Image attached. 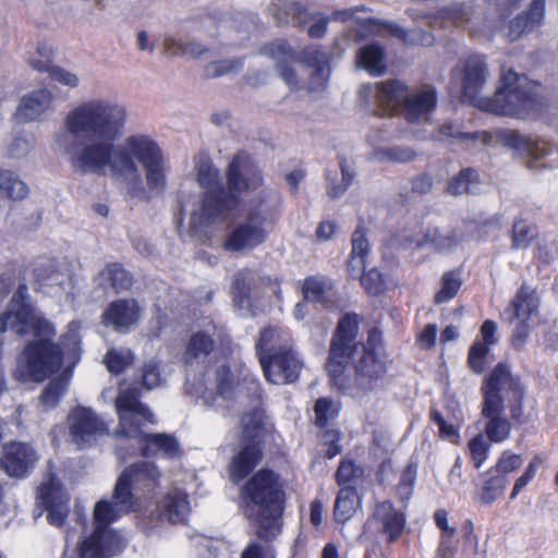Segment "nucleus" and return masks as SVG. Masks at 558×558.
<instances>
[{
    "label": "nucleus",
    "mask_w": 558,
    "mask_h": 558,
    "mask_svg": "<svg viewBox=\"0 0 558 558\" xmlns=\"http://www.w3.org/2000/svg\"><path fill=\"white\" fill-rule=\"evenodd\" d=\"M129 121L126 106L111 97L86 98L72 107L52 137V149L69 160L75 172L105 173L136 193L143 175L149 190L160 192L167 184V165L158 143L136 133L123 137Z\"/></svg>",
    "instance_id": "1"
},
{
    "label": "nucleus",
    "mask_w": 558,
    "mask_h": 558,
    "mask_svg": "<svg viewBox=\"0 0 558 558\" xmlns=\"http://www.w3.org/2000/svg\"><path fill=\"white\" fill-rule=\"evenodd\" d=\"M230 197L220 203L206 202L191 211V232H205L230 216L243 221L230 233L225 248L232 252L253 250L266 241L280 206L279 194L265 185L260 170L245 154L234 156L228 175Z\"/></svg>",
    "instance_id": "2"
},
{
    "label": "nucleus",
    "mask_w": 558,
    "mask_h": 558,
    "mask_svg": "<svg viewBox=\"0 0 558 558\" xmlns=\"http://www.w3.org/2000/svg\"><path fill=\"white\" fill-rule=\"evenodd\" d=\"M81 323L72 322L61 337L60 345L48 340L56 328L32 303L28 288L21 283L14 292L7 311L0 314V332L12 331L20 336L33 335L17 359L16 375L22 379L41 381L64 364L73 368L81 359Z\"/></svg>",
    "instance_id": "3"
},
{
    "label": "nucleus",
    "mask_w": 558,
    "mask_h": 558,
    "mask_svg": "<svg viewBox=\"0 0 558 558\" xmlns=\"http://www.w3.org/2000/svg\"><path fill=\"white\" fill-rule=\"evenodd\" d=\"M189 393L201 399L205 407L225 412L232 408L235 400H257L260 387L247 368L234 365L231 371L230 364L223 361L207 371L204 383L192 384Z\"/></svg>",
    "instance_id": "4"
},
{
    "label": "nucleus",
    "mask_w": 558,
    "mask_h": 558,
    "mask_svg": "<svg viewBox=\"0 0 558 558\" xmlns=\"http://www.w3.org/2000/svg\"><path fill=\"white\" fill-rule=\"evenodd\" d=\"M119 416L118 434L135 439L144 456L163 453L169 458L181 454L178 440L168 434H148L143 430L144 423L155 424V415L149 408L138 401L134 389L121 388L116 400Z\"/></svg>",
    "instance_id": "5"
},
{
    "label": "nucleus",
    "mask_w": 558,
    "mask_h": 558,
    "mask_svg": "<svg viewBox=\"0 0 558 558\" xmlns=\"http://www.w3.org/2000/svg\"><path fill=\"white\" fill-rule=\"evenodd\" d=\"M248 501L246 517L258 525V535L264 539L276 537L281 527L283 490L277 474L269 470L258 471L242 489Z\"/></svg>",
    "instance_id": "6"
},
{
    "label": "nucleus",
    "mask_w": 558,
    "mask_h": 558,
    "mask_svg": "<svg viewBox=\"0 0 558 558\" xmlns=\"http://www.w3.org/2000/svg\"><path fill=\"white\" fill-rule=\"evenodd\" d=\"M362 95L374 99L383 108V113L402 109L410 122L428 121L437 101L435 90L430 86L409 93L408 87L399 81L363 86Z\"/></svg>",
    "instance_id": "7"
},
{
    "label": "nucleus",
    "mask_w": 558,
    "mask_h": 558,
    "mask_svg": "<svg viewBox=\"0 0 558 558\" xmlns=\"http://www.w3.org/2000/svg\"><path fill=\"white\" fill-rule=\"evenodd\" d=\"M513 387V379L505 364H498L482 387L484 429L493 442H504L510 436L511 424L505 415L506 401L510 400L511 393L518 400L521 398V392Z\"/></svg>",
    "instance_id": "8"
},
{
    "label": "nucleus",
    "mask_w": 558,
    "mask_h": 558,
    "mask_svg": "<svg viewBox=\"0 0 558 558\" xmlns=\"http://www.w3.org/2000/svg\"><path fill=\"white\" fill-rule=\"evenodd\" d=\"M129 512L112 500H99L94 508V532L80 544V558H112L120 555L126 546V537L110 524Z\"/></svg>",
    "instance_id": "9"
},
{
    "label": "nucleus",
    "mask_w": 558,
    "mask_h": 558,
    "mask_svg": "<svg viewBox=\"0 0 558 558\" xmlns=\"http://www.w3.org/2000/svg\"><path fill=\"white\" fill-rule=\"evenodd\" d=\"M539 105L533 84L525 75L502 69L500 85L493 97L480 99L476 107L498 116L524 117Z\"/></svg>",
    "instance_id": "10"
},
{
    "label": "nucleus",
    "mask_w": 558,
    "mask_h": 558,
    "mask_svg": "<svg viewBox=\"0 0 558 558\" xmlns=\"http://www.w3.org/2000/svg\"><path fill=\"white\" fill-rule=\"evenodd\" d=\"M380 348L381 333L377 329H372L366 343H362L356 352L359 357L354 361V378L348 380L342 373L338 378H331L333 385L359 400L376 391L386 373L385 364L379 357Z\"/></svg>",
    "instance_id": "11"
},
{
    "label": "nucleus",
    "mask_w": 558,
    "mask_h": 558,
    "mask_svg": "<svg viewBox=\"0 0 558 558\" xmlns=\"http://www.w3.org/2000/svg\"><path fill=\"white\" fill-rule=\"evenodd\" d=\"M444 134L448 137L458 138L461 142H471L473 145L481 144L482 146H489L499 143L507 148L515 150L521 156L527 157L531 160L529 166L532 167L531 161H538L545 158L550 153V145L544 140L533 141L514 130L500 129L494 133L487 131L478 132H460L454 125H446Z\"/></svg>",
    "instance_id": "12"
},
{
    "label": "nucleus",
    "mask_w": 558,
    "mask_h": 558,
    "mask_svg": "<svg viewBox=\"0 0 558 558\" xmlns=\"http://www.w3.org/2000/svg\"><path fill=\"white\" fill-rule=\"evenodd\" d=\"M161 472L154 462H138L121 473L111 500L129 511L135 510L132 490L151 492L160 483Z\"/></svg>",
    "instance_id": "13"
},
{
    "label": "nucleus",
    "mask_w": 558,
    "mask_h": 558,
    "mask_svg": "<svg viewBox=\"0 0 558 558\" xmlns=\"http://www.w3.org/2000/svg\"><path fill=\"white\" fill-rule=\"evenodd\" d=\"M230 162L227 177L229 175ZM196 179L198 184L205 190V195L197 202L192 204L186 203L182 205L181 214L184 218L189 219V230L191 231V211L198 209L199 206L206 202L220 203L230 197L229 182L227 181V190L222 187L219 170L214 166L211 159L206 154H198L195 158Z\"/></svg>",
    "instance_id": "14"
},
{
    "label": "nucleus",
    "mask_w": 558,
    "mask_h": 558,
    "mask_svg": "<svg viewBox=\"0 0 558 558\" xmlns=\"http://www.w3.org/2000/svg\"><path fill=\"white\" fill-rule=\"evenodd\" d=\"M359 332V317L347 314L339 322L330 345L327 371L330 378H338L344 373L349 359L361 349L355 339Z\"/></svg>",
    "instance_id": "15"
},
{
    "label": "nucleus",
    "mask_w": 558,
    "mask_h": 558,
    "mask_svg": "<svg viewBox=\"0 0 558 558\" xmlns=\"http://www.w3.org/2000/svg\"><path fill=\"white\" fill-rule=\"evenodd\" d=\"M265 378L274 385H288L299 379L303 360L292 347L258 357Z\"/></svg>",
    "instance_id": "16"
},
{
    "label": "nucleus",
    "mask_w": 558,
    "mask_h": 558,
    "mask_svg": "<svg viewBox=\"0 0 558 558\" xmlns=\"http://www.w3.org/2000/svg\"><path fill=\"white\" fill-rule=\"evenodd\" d=\"M68 428L72 441L78 447L89 446L109 432L104 422L90 408L77 405L68 415Z\"/></svg>",
    "instance_id": "17"
},
{
    "label": "nucleus",
    "mask_w": 558,
    "mask_h": 558,
    "mask_svg": "<svg viewBox=\"0 0 558 558\" xmlns=\"http://www.w3.org/2000/svg\"><path fill=\"white\" fill-rule=\"evenodd\" d=\"M34 282L44 293L64 300H73L72 276L68 268L61 267L56 260H47L37 265L34 269Z\"/></svg>",
    "instance_id": "18"
},
{
    "label": "nucleus",
    "mask_w": 558,
    "mask_h": 558,
    "mask_svg": "<svg viewBox=\"0 0 558 558\" xmlns=\"http://www.w3.org/2000/svg\"><path fill=\"white\" fill-rule=\"evenodd\" d=\"M193 482L194 475L192 473L185 474L183 480L173 482L172 487L157 506L158 515L162 520L180 523L186 519L190 512V501L186 487H181V484L192 485Z\"/></svg>",
    "instance_id": "19"
},
{
    "label": "nucleus",
    "mask_w": 558,
    "mask_h": 558,
    "mask_svg": "<svg viewBox=\"0 0 558 558\" xmlns=\"http://www.w3.org/2000/svg\"><path fill=\"white\" fill-rule=\"evenodd\" d=\"M38 497L46 507L49 523L61 526L70 511V497L62 488L61 483L54 476H50L47 482L40 485Z\"/></svg>",
    "instance_id": "20"
},
{
    "label": "nucleus",
    "mask_w": 558,
    "mask_h": 558,
    "mask_svg": "<svg viewBox=\"0 0 558 558\" xmlns=\"http://www.w3.org/2000/svg\"><path fill=\"white\" fill-rule=\"evenodd\" d=\"M38 460L36 451L25 442H10L3 447L1 466L11 477H24Z\"/></svg>",
    "instance_id": "21"
},
{
    "label": "nucleus",
    "mask_w": 558,
    "mask_h": 558,
    "mask_svg": "<svg viewBox=\"0 0 558 558\" xmlns=\"http://www.w3.org/2000/svg\"><path fill=\"white\" fill-rule=\"evenodd\" d=\"M462 73L463 97L466 101L476 107L477 100L487 99V97L480 95L481 89L487 81V64L481 56H471L465 60Z\"/></svg>",
    "instance_id": "22"
},
{
    "label": "nucleus",
    "mask_w": 558,
    "mask_h": 558,
    "mask_svg": "<svg viewBox=\"0 0 558 558\" xmlns=\"http://www.w3.org/2000/svg\"><path fill=\"white\" fill-rule=\"evenodd\" d=\"M262 52L275 61L279 75L291 89L300 88L298 74L290 65L295 56L286 41L270 43L263 47Z\"/></svg>",
    "instance_id": "23"
},
{
    "label": "nucleus",
    "mask_w": 558,
    "mask_h": 558,
    "mask_svg": "<svg viewBox=\"0 0 558 558\" xmlns=\"http://www.w3.org/2000/svg\"><path fill=\"white\" fill-rule=\"evenodd\" d=\"M140 315L141 308L135 300H119L112 302L104 313V323L123 331L135 325Z\"/></svg>",
    "instance_id": "24"
},
{
    "label": "nucleus",
    "mask_w": 558,
    "mask_h": 558,
    "mask_svg": "<svg viewBox=\"0 0 558 558\" xmlns=\"http://www.w3.org/2000/svg\"><path fill=\"white\" fill-rule=\"evenodd\" d=\"M53 94L47 88L35 89L26 94L16 110L20 121L28 122L39 119L51 107Z\"/></svg>",
    "instance_id": "25"
},
{
    "label": "nucleus",
    "mask_w": 558,
    "mask_h": 558,
    "mask_svg": "<svg viewBox=\"0 0 558 558\" xmlns=\"http://www.w3.org/2000/svg\"><path fill=\"white\" fill-rule=\"evenodd\" d=\"M407 241L416 248L430 247L437 252H445L458 245L460 239L456 230L428 227L422 235L408 238Z\"/></svg>",
    "instance_id": "26"
},
{
    "label": "nucleus",
    "mask_w": 558,
    "mask_h": 558,
    "mask_svg": "<svg viewBox=\"0 0 558 558\" xmlns=\"http://www.w3.org/2000/svg\"><path fill=\"white\" fill-rule=\"evenodd\" d=\"M303 293L306 300L320 303L326 307H332L338 301V292L333 283L326 278H307L303 286Z\"/></svg>",
    "instance_id": "27"
},
{
    "label": "nucleus",
    "mask_w": 558,
    "mask_h": 558,
    "mask_svg": "<svg viewBox=\"0 0 558 558\" xmlns=\"http://www.w3.org/2000/svg\"><path fill=\"white\" fill-rule=\"evenodd\" d=\"M374 519L380 523L383 532L388 535V541L393 542L400 536L404 527V515L397 511L389 501L377 505Z\"/></svg>",
    "instance_id": "28"
},
{
    "label": "nucleus",
    "mask_w": 558,
    "mask_h": 558,
    "mask_svg": "<svg viewBox=\"0 0 558 558\" xmlns=\"http://www.w3.org/2000/svg\"><path fill=\"white\" fill-rule=\"evenodd\" d=\"M374 519L380 523L383 532L388 535V541L393 542L400 536L404 527V515L397 511L389 501L377 505Z\"/></svg>",
    "instance_id": "29"
},
{
    "label": "nucleus",
    "mask_w": 558,
    "mask_h": 558,
    "mask_svg": "<svg viewBox=\"0 0 558 558\" xmlns=\"http://www.w3.org/2000/svg\"><path fill=\"white\" fill-rule=\"evenodd\" d=\"M301 58L308 64V66L314 68L312 73L313 77L307 88L311 92H317L324 88L328 82L330 73L326 54L322 53L316 48H308L303 51Z\"/></svg>",
    "instance_id": "30"
},
{
    "label": "nucleus",
    "mask_w": 558,
    "mask_h": 558,
    "mask_svg": "<svg viewBox=\"0 0 558 558\" xmlns=\"http://www.w3.org/2000/svg\"><path fill=\"white\" fill-rule=\"evenodd\" d=\"M545 0H533L527 13L518 15L509 25L508 37L518 39L522 34L538 25L544 17Z\"/></svg>",
    "instance_id": "31"
},
{
    "label": "nucleus",
    "mask_w": 558,
    "mask_h": 558,
    "mask_svg": "<svg viewBox=\"0 0 558 558\" xmlns=\"http://www.w3.org/2000/svg\"><path fill=\"white\" fill-rule=\"evenodd\" d=\"M290 340V333L286 329L274 326L264 328L256 342L258 357H260L262 353L274 354V352L281 350L282 347H291Z\"/></svg>",
    "instance_id": "32"
},
{
    "label": "nucleus",
    "mask_w": 558,
    "mask_h": 558,
    "mask_svg": "<svg viewBox=\"0 0 558 558\" xmlns=\"http://www.w3.org/2000/svg\"><path fill=\"white\" fill-rule=\"evenodd\" d=\"M260 449L257 444L245 446L234 458L230 466V476L234 482L243 480L258 463Z\"/></svg>",
    "instance_id": "33"
},
{
    "label": "nucleus",
    "mask_w": 558,
    "mask_h": 558,
    "mask_svg": "<svg viewBox=\"0 0 558 558\" xmlns=\"http://www.w3.org/2000/svg\"><path fill=\"white\" fill-rule=\"evenodd\" d=\"M538 307V300L533 289L522 286L513 299L509 311L518 320L527 322Z\"/></svg>",
    "instance_id": "34"
},
{
    "label": "nucleus",
    "mask_w": 558,
    "mask_h": 558,
    "mask_svg": "<svg viewBox=\"0 0 558 558\" xmlns=\"http://www.w3.org/2000/svg\"><path fill=\"white\" fill-rule=\"evenodd\" d=\"M214 349V340L209 332L206 331H195L190 337L185 352L183 354V359L185 363L192 364L195 361L205 359Z\"/></svg>",
    "instance_id": "35"
},
{
    "label": "nucleus",
    "mask_w": 558,
    "mask_h": 558,
    "mask_svg": "<svg viewBox=\"0 0 558 558\" xmlns=\"http://www.w3.org/2000/svg\"><path fill=\"white\" fill-rule=\"evenodd\" d=\"M271 5V10L279 23L301 25L307 17L306 11L298 2L290 0H275Z\"/></svg>",
    "instance_id": "36"
},
{
    "label": "nucleus",
    "mask_w": 558,
    "mask_h": 558,
    "mask_svg": "<svg viewBox=\"0 0 558 558\" xmlns=\"http://www.w3.org/2000/svg\"><path fill=\"white\" fill-rule=\"evenodd\" d=\"M27 193V185L14 172L0 170V201H20Z\"/></svg>",
    "instance_id": "37"
},
{
    "label": "nucleus",
    "mask_w": 558,
    "mask_h": 558,
    "mask_svg": "<svg viewBox=\"0 0 558 558\" xmlns=\"http://www.w3.org/2000/svg\"><path fill=\"white\" fill-rule=\"evenodd\" d=\"M359 496L355 489L351 487L342 488L335 502V519L338 522H347L355 512L359 506Z\"/></svg>",
    "instance_id": "38"
},
{
    "label": "nucleus",
    "mask_w": 558,
    "mask_h": 558,
    "mask_svg": "<svg viewBox=\"0 0 558 558\" xmlns=\"http://www.w3.org/2000/svg\"><path fill=\"white\" fill-rule=\"evenodd\" d=\"M357 64L372 74L380 75L386 69L384 51L376 45L366 46L357 54Z\"/></svg>",
    "instance_id": "39"
},
{
    "label": "nucleus",
    "mask_w": 558,
    "mask_h": 558,
    "mask_svg": "<svg viewBox=\"0 0 558 558\" xmlns=\"http://www.w3.org/2000/svg\"><path fill=\"white\" fill-rule=\"evenodd\" d=\"M480 184L478 173L471 169H464L449 182L447 190L452 195L475 193L478 191Z\"/></svg>",
    "instance_id": "40"
},
{
    "label": "nucleus",
    "mask_w": 558,
    "mask_h": 558,
    "mask_svg": "<svg viewBox=\"0 0 558 558\" xmlns=\"http://www.w3.org/2000/svg\"><path fill=\"white\" fill-rule=\"evenodd\" d=\"M134 355L130 349H110L105 355V364L111 374L122 373L132 364Z\"/></svg>",
    "instance_id": "41"
},
{
    "label": "nucleus",
    "mask_w": 558,
    "mask_h": 558,
    "mask_svg": "<svg viewBox=\"0 0 558 558\" xmlns=\"http://www.w3.org/2000/svg\"><path fill=\"white\" fill-rule=\"evenodd\" d=\"M537 229L525 220H515L512 227V247L515 250L526 248L536 238Z\"/></svg>",
    "instance_id": "42"
},
{
    "label": "nucleus",
    "mask_w": 558,
    "mask_h": 558,
    "mask_svg": "<svg viewBox=\"0 0 558 558\" xmlns=\"http://www.w3.org/2000/svg\"><path fill=\"white\" fill-rule=\"evenodd\" d=\"M53 54L54 49L50 44L45 41L38 43L35 52L28 57V64L37 72H46L53 65Z\"/></svg>",
    "instance_id": "43"
},
{
    "label": "nucleus",
    "mask_w": 558,
    "mask_h": 558,
    "mask_svg": "<svg viewBox=\"0 0 558 558\" xmlns=\"http://www.w3.org/2000/svg\"><path fill=\"white\" fill-rule=\"evenodd\" d=\"M46 73L49 74V78L53 83L69 89H75L81 85V78L78 74L63 66L53 64L46 71Z\"/></svg>",
    "instance_id": "44"
},
{
    "label": "nucleus",
    "mask_w": 558,
    "mask_h": 558,
    "mask_svg": "<svg viewBox=\"0 0 558 558\" xmlns=\"http://www.w3.org/2000/svg\"><path fill=\"white\" fill-rule=\"evenodd\" d=\"M100 277L110 282L116 290H123L131 286V277L118 264L108 265L101 272Z\"/></svg>",
    "instance_id": "45"
},
{
    "label": "nucleus",
    "mask_w": 558,
    "mask_h": 558,
    "mask_svg": "<svg viewBox=\"0 0 558 558\" xmlns=\"http://www.w3.org/2000/svg\"><path fill=\"white\" fill-rule=\"evenodd\" d=\"M461 287V280L454 272H446L441 279V288L435 295L438 304L446 303L456 296Z\"/></svg>",
    "instance_id": "46"
},
{
    "label": "nucleus",
    "mask_w": 558,
    "mask_h": 558,
    "mask_svg": "<svg viewBox=\"0 0 558 558\" xmlns=\"http://www.w3.org/2000/svg\"><path fill=\"white\" fill-rule=\"evenodd\" d=\"M468 448L474 466L480 469L488 456V442L484 439L483 435L478 434L469 441Z\"/></svg>",
    "instance_id": "47"
},
{
    "label": "nucleus",
    "mask_w": 558,
    "mask_h": 558,
    "mask_svg": "<svg viewBox=\"0 0 558 558\" xmlns=\"http://www.w3.org/2000/svg\"><path fill=\"white\" fill-rule=\"evenodd\" d=\"M361 284L372 295H378L385 290V280L377 268H372L360 277Z\"/></svg>",
    "instance_id": "48"
},
{
    "label": "nucleus",
    "mask_w": 558,
    "mask_h": 558,
    "mask_svg": "<svg viewBox=\"0 0 558 558\" xmlns=\"http://www.w3.org/2000/svg\"><path fill=\"white\" fill-rule=\"evenodd\" d=\"M240 60H222L208 63L205 66V74L208 77H217L239 71L242 68Z\"/></svg>",
    "instance_id": "49"
},
{
    "label": "nucleus",
    "mask_w": 558,
    "mask_h": 558,
    "mask_svg": "<svg viewBox=\"0 0 558 558\" xmlns=\"http://www.w3.org/2000/svg\"><path fill=\"white\" fill-rule=\"evenodd\" d=\"M507 481L499 475L487 481L484 485L481 498L485 504L495 501L505 490Z\"/></svg>",
    "instance_id": "50"
},
{
    "label": "nucleus",
    "mask_w": 558,
    "mask_h": 558,
    "mask_svg": "<svg viewBox=\"0 0 558 558\" xmlns=\"http://www.w3.org/2000/svg\"><path fill=\"white\" fill-rule=\"evenodd\" d=\"M490 348L487 344L475 341L469 352V364L475 373H481L485 368V359Z\"/></svg>",
    "instance_id": "51"
},
{
    "label": "nucleus",
    "mask_w": 558,
    "mask_h": 558,
    "mask_svg": "<svg viewBox=\"0 0 558 558\" xmlns=\"http://www.w3.org/2000/svg\"><path fill=\"white\" fill-rule=\"evenodd\" d=\"M338 413V407L327 398H320L315 404L316 423L324 426L327 422L335 417Z\"/></svg>",
    "instance_id": "52"
},
{
    "label": "nucleus",
    "mask_w": 558,
    "mask_h": 558,
    "mask_svg": "<svg viewBox=\"0 0 558 558\" xmlns=\"http://www.w3.org/2000/svg\"><path fill=\"white\" fill-rule=\"evenodd\" d=\"M233 302L240 310H246L250 307V299L245 284V272L243 271L238 272L233 284Z\"/></svg>",
    "instance_id": "53"
},
{
    "label": "nucleus",
    "mask_w": 558,
    "mask_h": 558,
    "mask_svg": "<svg viewBox=\"0 0 558 558\" xmlns=\"http://www.w3.org/2000/svg\"><path fill=\"white\" fill-rule=\"evenodd\" d=\"M162 378L156 362H148L144 365L142 372V384L147 390H151L161 385Z\"/></svg>",
    "instance_id": "54"
},
{
    "label": "nucleus",
    "mask_w": 558,
    "mask_h": 558,
    "mask_svg": "<svg viewBox=\"0 0 558 558\" xmlns=\"http://www.w3.org/2000/svg\"><path fill=\"white\" fill-rule=\"evenodd\" d=\"M352 250L351 255L361 256L364 258L368 257L369 254V243L366 236V232L363 228H356L352 234Z\"/></svg>",
    "instance_id": "55"
},
{
    "label": "nucleus",
    "mask_w": 558,
    "mask_h": 558,
    "mask_svg": "<svg viewBox=\"0 0 558 558\" xmlns=\"http://www.w3.org/2000/svg\"><path fill=\"white\" fill-rule=\"evenodd\" d=\"M65 387V383L62 381L50 383L41 395L43 404L47 408L54 407L64 393Z\"/></svg>",
    "instance_id": "56"
},
{
    "label": "nucleus",
    "mask_w": 558,
    "mask_h": 558,
    "mask_svg": "<svg viewBox=\"0 0 558 558\" xmlns=\"http://www.w3.org/2000/svg\"><path fill=\"white\" fill-rule=\"evenodd\" d=\"M430 417L438 426L439 433L442 438L447 439L450 442L458 441L459 433L454 425L447 423L441 416V414L436 410L432 411Z\"/></svg>",
    "instance_id": "57"
},
{
    "label": "nucleus",
    "mask_w": 558,
    "mask_h": 558,
    "mask_svg": "<svg viewBox=\"0 0 558 558\" xmlns=\"http://www.w3.org/2000/svg\"><path fill=\"white\" fill-rule=\"evenodd\" d=\"M522 463L523 459L521 458V456L506 451L499 458L496 465V470L500 475L508 474L518 470L522 465Z\"/></svg>",
    "instance_id": "58"
},
{
    "label": "nucleus",
    "mask_w": 558,
    "mask_h": 558,
    "mask_svg": "<svg viewBox=\"0 0 558 558\" xmlns=\"http://www.w3.org/2000/svg\"><path fill=\"white\" fill-rule=\"evenodd\" d=\"M263 412L258 409H254L250 416L245 415L242 417L244 433L247 437L255 438L258 435V430L263 423Z\"/></svg>",
    "instance_id": "59"
},
{
    "label": "nucleus",
    "mask_w": 558,
    "mask_h": 558,
    "mask_svg": "<svg viewBox=\"0 0 558 558\" xmlns=\"http://www.w3.org/2000/svg\"><path fill=\"white\" fill-rule=\"evenodd\" d=\"M415 153L408 147H391L380 153V158L395 162H408L413 160Z\"/></svg>",
    "instance_id": "60"
},
{
    "label": "nucleus",
    "mask_w": 558,
    "mask_h": 558,
    "mask_svg": "<svg viewBox=\"0 0 558 558\" xmlns=\"http://www.w3.org/2000/svg\"><path fill=\"white\" fill-rule=\"evenodd\" d=\"M241 558H275V554L270 546L253 542L243 550Z\"/></svg>",
    "instance_id": "61"
},
{
    "label": "nucleus",
    "mask_w": 558,
    "mask_h": 558,
    "mask_svg": "<svg viewBox=\"0 0 558 558\" xmlns=\"http://www.w3.org/2000/svg\"><path fill=\"white\" fill-rule=\"evenodd\" d=\"M497 324L490 319H487L483 323L481 327V340L477 342H482L487 344V347L492 348L493 345L498 343L497 336Z\"/></svg>",
    "instance_id": "62"
},
{
    "label": "nucleus",
    "mask_w": 558,
    "mask_h": 558,
    "mask_svg": "<svg viewBox=\"0 0 558 558\" xmlns=\"http://www.w3.org/2000/svg\"><path fill=\"white\" fill-rule=\"evenodd\" d=\"M34 146V138L31 135L17 136L10 148V154L13 157H21L26 155Z\"/></svg>",
    "instance_id": "63"
},
{
    "label": "nucleus",
    "mask_w": 558,
    "mask_h": 558,
    "mask_svg": "<svg viewBox=\"0 0 558 558\" xmlns=\"http://www.w3.org/2000/svg\"><path fill=\"white\" fill-rule=\"evenodd\" d=\"M341 172H342V183L340 185H329L328 186V193L331 197H339L341 196L347 189L350 186V184L353 181V175L347 168V166L341 162L340 163Z\"/></svg>",
    "instance_id": "64"
}]
</instances>
